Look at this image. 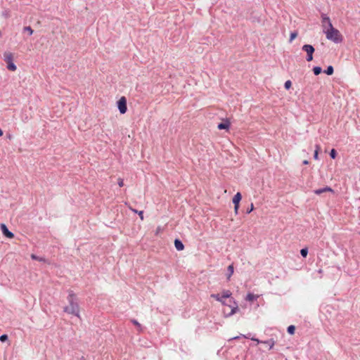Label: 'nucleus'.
Segmentation results:
<instances>
[{"instance_id":"nucleus-32","label":"nucleus","mask_w":360,"mask_h":360,"mask_svg":"<svg viewBox=\"0 0 360 360\" xmlns=\"http://www.w3.org/2000/svg\"><path fill=\"white\" fill-rule=\"evenodd\" d=\"M239 209V205H234V212L236 214H238Z\"/></svg>"},{"instance_id":"nucleus-19","label":"nucleus","mask_w":360,"mask_h":360,"mask_svg":"<svg viewBox=\"0 0 360 360\" xmlns=\"http://www.w3.org/2000/svg\"><path fill=\"white\" fill-rule=\"evenodd\" d=\"M231 296V292L229 290H224L222 292L221 297L224 298H229Z\"/></svg>"},{"instance_id":"nucleus-24","label":"nucleus","mask_w":360,"mask_h":360,"mask_svg":"<svg viewBox=\"0 0 360 360\" xmlns=\"http://www.w3.org/2000/svg\"><path fill=\"white\" fill-rule=\"evenodd\" d=\"M300 254L303 257H306L307 256V254H308V249L307 248H302L301 250H300Z\"/></svg>"},{"instance_id":"nucleus-27","label":"nucleus","mask_w":360,"mask_h":360,"mask_svg":"<svg viewBox=\"0 0 360 360\" xmlns=\"http://www.w3.org/2000/svg\"><path fill=\"white\" fill-rule=\"evenodd\" d=\"M337 153L335 149H332L330 153V156L332 159H335L336 157Z\"/></svg>"},{"instance_id":"nucleus-7","label":"nucleus","mask_w":360,"mask_h":360,"mask_svg":"<svg viewBox=\"0 0 360 360\" xmlns=\"http://www.w3.org/2000/svg\"><path fill=\"white\" fill-rule=\"evenodd\" d=\"M233 305H230L229 307L231 308V311L227 314H225V316H231L236 313V311L238 310V304L233 300Z\"/></svg>"},{"instance_id":"nucleus-21","label":"nucleus","mask_w":360,"mask_h":360,"mask_svg":"<svg viewBox=\"0 0 360 360\" xmlns=\"http://www.w3.org/2000/svg\"><path fill=\"white\" fill-rule=\"evenodd\" d=\"M288 333L290 335H293L295 333V327L292 325L288 327Z\"/></svg>"},{"instance_id":"nucleus-36","label":"nucleus","mask_w":360,"mask_h":360,"mask_svg":"<svg viewBox=\"0 0 360 360\" xmlns=\"http://www.w3.org/2000/svg\"><path fill=\"white\" fill-rule=\"evenodd\" d=\"M252 340L253 341L257 342V343H259V342H261V343H262V342H261V341H259V340L258 339H257V338H252Z\"/></svg>"},{"instance_id":"nucleus-20","label":"nucleus","mask_w":360,"mask_h":360,"mask_svg":"<svg viewBox=\"0 0 360 360\" xmlns=\"http://www.w3.org/2000/svg\"><path fill=\"white\" fill-rule=\"evenodd\" d=\"M31 258L34 260H38V261H40V262H45V259L44 258H42V257H39L34 254H32L31 255Z\"/></svg>"},{"instance_id":"nucleus-23","label":"nucleus","mask_w":360,"mask_h":360,"mask_svg":"<svg viewBox=\"0 0 360 360\" xmlns=\"http://www.w3.org/2000/svg\"><path fill=\"white\" fill-rule=\"evenodd\" d=\"M24 31L27 32L30 35H32L34 32L33 30L30 26H26L23 28Z\"/></svg>"},{"instance_id":"nucleus-9","label":"nucleus","mask_w":360,"mask_h":360,"mask_svg":"<svg viewBox=\"0 0 360 360\" xmlns=\"http://www.w3.org/2000/svg\"><path fill=\"white\" fill-rule=\"evenodd\" d=\"M230 122L226 120L224 122L219 123L217 126L219 129H226L228 130L230 127Z\"/></svg>"},{"instance_id":"nucleus-16","label":"nucleus","mask_w":360,"mask_h":360,"mask_svg":"<svg viewBox=\"0 0 360 360\" xmlns=\"http://www.w3.org/2000/svg\"><path fill=\"white\" fill-rule=\"evenodd\" d=\"M258 297L257 295H255L252 293H248L246 296V300L252 302L253 300H256Z\"/></svg>"},{"instance_id":"nucleus-39","label":"nucleus","mask_w":360,"mask_h":360,"mask_svg":"<svg viewBox=\"0 0 360 360\" xmlns=\"http://www.w3.org/2000/svg\"><path fill=\"white\" fill-rule=\"evenodd\" d=\"M3 135V131L1 130V129L0 128V136H1Z\"/></svg>"},{"instance_id":"nucleus-13","label":"nucleus","mask_w":360,"mask_h":360,"mask_svg":"<svg viewBox=\"0 0 360 360\" xmlns=\"http://www.w3.org/2000/svg\"><path fill=\"white\" fill-rule=\"evenodd\" d=\"M211 297L214 298L218 302H220L222 304L226 305V303L224 300V298L221 296H220L219 294H212Z\"/></svg>"},{"instance_id":"nucleus-5","label":"nucleus","mask_w":360,"mask_h":360,"mask_svg":"<svg viewBox=\"0 0 360 360\" xmlns=\"http://www.w3.org/2000/svg\"><path fill=\"white\" fill-rule=\"evenodd\" d=\"M117 108L121 114H124L127 112V99L124 96H122L117 101Z\"/></svg>"},{"instance_id":"nucleus-35","label":"nucleus","mask_w":360,"mask_h":360,"mask_svg":"<svg viewBox=\"0 0 360 360\" xmlns=\"http://www.w3.org/2000/svg\"><path fill=\"white\" fill-rule=\"evenodd\" d=\"M129 209H130L132 212H134V213H138V212H139V211H138V210H135V209L131 208V207H129Z\"/></svg>"},{"instance_id":"nucleus-22","label":"nucleus","mask_w":360,"mask_h":360,"mask_svg":"<svg viewBox=\"0 0 360 360\" xmlns=\"http://www.w3.org/2000/svg\"><path fill=\"white\" fill-rule=\"evenodd\" d=\"M131 322L133 323V324H134L138 328V330L139 331H142V327H141V324L136 320L133 319V320H131Z\"/></svg>"},{"instance_id":"nucleus-17","label":"nucleus","mask_w":360,"mask_h":360,"mask_svg":"<svg viewBox=\"0 0 360 360\" xmlns=\"http://www.w3.org/2000/svg\"><path fill=\"white\" fill-rule=\"evenodd\" d=\"M333 72H334V69H333V67L332 65H329L327 69L324 71V72L326 74H327L328 75H331L333 74Z\"/></svg>"},{"instance_id":"nucleus-1","label":"nucleus","mask_w":360,"mask_h":360,"mask_svg":"<svg viewBox=\"0 0 360 360\" xmlns=\"http://www.w3.org/2000/svg\"><path fill=\"white\" fill-rule=\"evenodd\" d=\"M323 32L326 34L327 39L335 44L341 43L343 40L342 35L338 30L333 26L332 23H330V27H324Z\"/></svg>"},{"instance_id":"nucleus-6","label":"nucleus","mask_w":360,"mask_h":360,"mask_svg":"<svg viewBox=\"0 0 360 360\" xmlns=\"http://www.w3.org/2000/svg\"><path fill=\"white\" fill-rule=\"evenodd\" d=\"M0 227L2 231L3 234L6 237H7L8 238H13L14 237V234L7 229V226H6V224H1Z\"/></svg>"},{"instance_id":"nucleus-40","label":"nucleus","mask_w":360,"mask_h":360,"mask_svg":"<svg viewBox=\"0 0 360 360\" xmlns=\"http://www.w3.org/2000/svg\"><path fill=\"white\" fill-rule=\"evenodd\" d=\"M237 338H238V337H234L232 339H237Z\"/></svg>"},{"instance_id":"nucleus-15","label":"nucleus","mask_w":360,"mask_h":360,"mask_svg":"<svg viewBox=\"0 0 360 360\" xmlns=\"http://www.w3.org/2000/svg\"><path fill=\"white\" fill-rule=\"evenodd\" d=\"M262 343L265 344L269 347V349H272L274 346L275 341L273 339H270L266 341H262Z\"/></svg>"},{"instance_id":"nucleus-34","label":"nucleus","mask_w":360,"mask_h":360,"mask_svg":"<svg viewBox=\"0 0 360 360\" xmlns=\"http://www.w3.org/2000/svg\"><path fill=\"white\" fill-rule=\"evenodd\" d=\"M315 148H316L315 150H317V153H319V150L321 149L320 146L316 145Z\"/></svg>"},{"instance_id":"nucleus-29","label":"nucleus","mask_w":360,"mask_h":360,"mask_svg":"<svg viewBox=\"0 0 360 360\" xmlns=\"http://www.w3.org/2000/svg\"><path fill=\"white\" fill-rule=\"evenodd\" d=\"M117 184L119 186L122 187L124 186V180L122 178L117 179Z\"/></svg>"},{"instance_id":"nucleus-30","label":"nucleus","mask_w":360,"mask_h":360,"mask_svg":"<svg viewBox=\"0 0 360 360\" xmlns=\"http://www.w3.org/2000/svg\"><path fill=\"white\" fill-rule=\"evenodd\" d=\"M254 209L253 203H251L250 207L247 210V213H250Z\"/></svg>"},{"instance_id":"nucleus-3","label":"nucleus","mask_w":360,"mask_h":360,"mask_svg":"<svg viewBox=\"0 0 360 360\" xmlns=\"http://www.w3.org/2000/svg\"><path fill=\"white\" fill-rule=\"evenodd\" d=\"M4 59L7 63V68L11 71H15L16 65L13 63V55L11 52L6 51L4 53Z\"/></svg>"},{"instance_id":"nucleus-25","label":"nucleus","mask_w":360,"mask_h":360,"mask_svg":"<svg viewBox=\"0 0 360 360\" xmlns=\"http://www.w3.org/2000/svg\"><path fill=\"white\" fill-rule=\"evenodd\" d=\"M297 36V32H292L290 33V42H292Z\"/></svg>"},{"instance_id":"nucleus-12","label":"nucleus","mask_w":360,"mask_h":360,"mask_svg":"<svg viewBox=\"0 0 360 360\" xmlns=\"http://www.w3.org/2000/svg\"><path fill=\"white\" fill-rule=\"evenodd\" d=\"M174 246L176 249L179 251L183 250L184 248V245L182 242L179 239H175L174 240Z\"/></svg>"},{"instance_id":"nucleus-11","label":"nucleus","mask_w":360,"mask_h":360,"mask_svg":"<svg viewBox=\"0 0 360 360\" xmlns=\"http://www.w3.org/2000/svg\"><path fill=\"white\" fill-rule=\"evenodd\" d=\"M242 198L240 193L238 192L233 198V203L234 205H239L240 201Z\"/></svg>"},{"instance_id":"nucleus-37","label":"nucleus","mask_w":360,"mask_h":360,"mask_svg":"<svg viewBox=\"0 0 360 360\" xmlns=\"http://www.w3.org/2000/svg\"><path fill=\"white\" fill-rule=\"evenodd\" d=\"M303 164L304 165H308L309 164V161L305 160L303 161Z\"/></svg>"},{"instance_id":"nucleus-26","label":"nucleus","mask_w":360,"mask_h":360,"mask_svg":"<svg viewBox=\"0 0 360 360\" xmlns=\"http://www.w3.org/2000/svg\"><path fill=\"white\" fill-rule=\"evenodd\" d=\"M292 86V82L290 80H288L285 82L284 86L286 89H289Z\"/></svg>"},{"instance_id":"nucleus-2","label":"nucleus","mask_w":360,"mask_h":360,"mask_svg":"<svg viewBox=\"0 0 360 360\" xmlns=\"http://www.w3.org/2000/svg\"><path fill=\"white\" fill-rule=\"evenodd\" d=\"M69 302V306L64 307L63 311L66 313L73 314L79 318V307L78 303L76 302L75 296L73 293H70L68 297Z\"/></svg>"},{"instance_id":"nucleus-38","label":"nucleus","mask_w":360,"mask_h":360,"mask_svg":"<svg viewBox=\"0 0 360 360\" xmlns=\"http://www.w3.org/2000/svg\"><path fill=\"white\" fill-rule=\"evenodd\" d=\"M160 231V227H158L157 231H156V234H158Z\"/></svg>"},{"instance_id":"nucleus-18","label":"nucleus","mask_w":360,"mask_h":360,"mask_svg":"<svg viewBox=\"0 0 360 360\" xmlns=\"http://www.w3.org/2000/svg\"><path fill=\"white\" fill-rule=\"evenodd\" d=\"M322 71V69L321 67L316 66L313 68V72L315 75H319Z\"/></svg>"},{"instance_id":"nucleus-28","label":"nucleus","mask_w":360,"mask_h":360,"mask_svg":"<svg viewBox=\"0 0 360 360\" xmlns=\"http://www.w3.org/2000/svg\"><path fill=\"white\" fill-rule=\"evenodd\" d=\"M8 340V335L6 334H4L0 336V341L4 342Z\"/></svg>"},{"instance_id":"nucleus-14","label":"nucleus","mask_w":360,"mask_h":360,"mask_svg":"<svg viewBox=\"0 0 360 360\" xmlns=\"http://www.w3.org/2000/svg\"><path fill=\"white\" fill-rule=\"evenodd\" d=\"M227 271H228L227 279L230 280V278L231 277V276L233 275V271H234L233 265V264L229 265L227 268Z\"/></svg>"},{"instance_id":"nucleus-8","label":"nucleus","mask_w":360,"mask_h":360,"mask_svg":"<svg viewBox=\"0 0 360 360\" xmlns=\"http://www.w3.org/2000/svg\"><path fill=\"white\" fill-rule=\"evenodd\" d=\"M322 24H323V29L324 27H330V23H332L329 17H328L326 14H322Z\"/></svg>"},{"instance_id":"nucleus-4","label":"nucleus","mask_w":360,"mask_h":360,"mask_svg":"<svg viewBox=\"0 0 360 360\" xmlns=\"http://www.w3.org/2000/svg\"><path fill=\"white\" fill-rule=\"evenodd\" d=\"M302 50L303 51L306 52V53H307V58H306L307 61H308V62L311 61L313 60V54L315 51V49L313 47V46H311L310 44H304V46H302Z\"/></svg>"},{"instance_id":"nucleus-33","label":"nucleus","mask_w":360,"mask_h":360,"mask_svg":"<svg viewBox=\"0 0 360 360\" xmlns=\"http://www.w3.org/2000/svg\"><path fill=\"white\" fill-rule=\"evenodd\" d=\"M318 155H319V153H317V150H315L314 154V158L315 160H318Z\"/></svg>"},{"instance_id":"nucleus-31","label":"nucleus","mask_w":360,"mask_h":360,"mask_svg":"<svg viewBox=\"0 0 360 360\" xmlns=\"http://www.w3.org/2000/svg\"><path fill=\"white\" fill-rule=\"evenodd\" d=\"M138 214L139 215L140 219H141V220H143V211H139V212H138Z\"/></svg>"},{"instance_id":"nucleus-10","label":"nucleus","mask_w":360,"mask_h":360,"mask_svg":"<svg viewBox=\"0 0 360 360\" xmlns=\"http://www.w3.org/2000/svg\"><path fill=\"white\" fill-rule=\"evenodd\" d=\"M327 191L332 192V193L334 192L333 190L330 187H329V186H326V187H324L323 188L316 189L314 192L316 195H320V194H321V193H323L324 192H327Z\"/></svg>"}]
</instances>
